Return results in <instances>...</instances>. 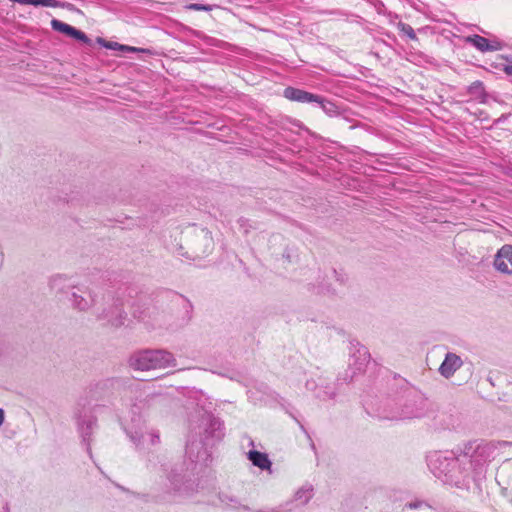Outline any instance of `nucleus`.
<instances>
[{
	"label": "nucleus",
	"instance_id": "36",
	"mask_svg": "<svg viewBox=\"0 0 512 512\" xmlns=\"http://www.w3.org/2000/svg\"><path fill=\"white\" fill-rule=\"evenodd\" d=\"M254 512H282V508H268L266 510H256Z\"/></svg>",
	"mask_w": 512,
	"mask_h": 512
},
{
	"label": "nucleus",
	"instance_id": "27",
	"mask_svg": "<svg viewBox=\"0 0 512 512\" xmlns=\"http://www.w3.org/2000/svg\"><path fill=\"white\" fill-rule=\"evenodd\" d=\"M398 28L400 29L401 32H403L409 39L411 40H417V36H416V33L414 31V29L412 28L411 25L409 24H406V23H403V22H399L398 23Z\"/></svg>",
	"mask_w": 512,
	"mask_h": 512
},
{
	"label": "nucleus",
	"instance_id": "38",
	"mask_svg": "<svg viewBox=\"0 0 512 512\" xmlns=\"http://www.w3.org/2000/svg\"><path fill=\"white\" fill-rule=\"evenodd\" d=\"M499 57L507 61L509 64H512V55H500Z\"/></svg>",
	"mask_w": 512,
	"mask_h": 512
},
{
	"label": "nucleus",
	"instance_id": "25",
	"mask_svg": "<svg viewBox=\"0 0 512 512\" xmlns=\"http://www.w3.org/2000/svg\"><path fill=\"white\" fill-rule=\"evenodd\" d=\"M133 317L137 318L141 321H146L151 317L150 308H145L144 310H140L139 306H135L132 311Z\"/></svg>",
	"mask_w": 512,
	"mask_h": 512
},
{
	"label": "nucleus",
	"instance_id": "12",
	"mask_svg": "<svg viewBox=\"0 0 512 512\" xmlns=\"http://www.w3.org/2000/svg\"><path fill=\"white\" fill-rule=\"evenodd\" d=\"M494 267L503 274H512V245L502 246L495 255Z\"/></svg>",
	"mask_w": 512,
	"mask_h": 512
},
{
	"label": "nucleus",
	"instance_id": "3",
	"mask_svg": "<svg viewBox=\"0 0 512 512\" xmlns=\"http://www.w3.org/2000/svg\"><path fill=\"white\" fill-rule=\"evenodd\" d=\"M507 442H486L484 440L469 441L459 451L467 460L476 477L483 478L486 467L497 454L498 446H504Z\"/></svg>",
	"mask_w": 512,
	"mask_h": 512
},
{
	"label": "nucleus",
	"instance_id": "40",
	"mask_svg": "<svg viewBox=\"0 0 512 512\" xmlns=\"http://www.w3.org/2000/svg\"><path fill=\"white\" fill-rule=\"evenodd\" d=\"M185 302H186L185 307L188 309V312H191L192 311V304L188 300H185Z\"/></svg>",
	"mask_w": 512,
	"mask_h": 512
},
{
	"label": "nucleus",
	"instance_id": "28",
	"mask_svg": "<svg viewBox=\"0 0 512 512\" xmlns=\"http://www.w3.org/2000/svg\"><path fill=\"white\" fill-rule=\"evenodd\" d=\"M75 40H78L80 42H83L85 44H91V39L88 38V36L82 32L81 30H78L76 28H74L73 32L71 33V35L69 36Z\"/></svg>",
	"mask_w": 512,
	"mask_h": 512
},
{
	"label": "nucleus",
	"instance_id": "37",
	"mask_svg": "<svg viewBox=\"0 0 512 512\" xmlns=\"http://www.w3.org/2000/svg\"><path fill=\"white\" fill-rule=\"evenodd\" d=\"M503 65H504V64L496 63V62H492V63L490 64L491 68H493V69H497V70H502Z\"/></svg>",
	"mask_w": 512,
	"mask_h": 512
},
{
	"label": "nucleus",
	"instance_id": "4",
	"mask_svg": "<svg viewBox=\"0 0 512 512\" xmlns=\"http://www.w3.org/2000/svg\"><path fill=\"white\" fill-rule=\"evenodd\" d=\"M129 363L135 370L146 371L175 366L176 360L172 353L158 349L135 352L130 357Z\"/></svg>",
	"mask_w": 512,
	"mask_h": 512
},
{
	"label": "nucleus",
	"instance_id": "33",
	"mask_svg": "<svg viewBox=\"0 0 512 512\" xmlns=\"http://www.w3.org/2000/svg\"><path fill=\"white\" fill-rule=\"evenodd\" d=\"M149 436L152 445H155L160 442V436L158 432L152 431L151 433H149Z\"/></svg>",
	"mask_w": 512,
	"mask_h": 512
},
{
	"label": "nucleus",
	"instance_id": "1",
	"mask_svg": "<svg viewBox=\"0 0 512 512\" xmlns=\"http://www.w3.org/2000/svg\"><path fill=\"white\" fill-rule=\"evenodd\" d=\"M401 381L400 389L381 401L378 408L380 418L398 421L420 418L427 413L428 403L424 395L405 380Z\"/></svg>",
	"mask_w": 512,
	"mask_h": 512
},
{
	"label": "nucleus",
	"instance_id": "21",
	"mask_svg": "<svg viewBox=\"0 0 512 512\" xmlns=\"http://www.w3.org/2000/svg\"><path fill=\"white\" fill-rule=\"evenodd\" d=\"M467 93L477 99L480 103H485L487 100V93L482 81L477 80L467 87Z\"/></svg>",
	"mask_w": 512,
	"mask_h": 512
},
{
	"label": "nucleus",
	"instance_id": "14",
	"mask_svg": "<svg viewBox=\"0 0 512 512\" xmlns=\"http://www.w3.org/2000/svg\"><path fill=\"white\" fill-rule=\"evenodd\" d=\"M461 358L455 353L448 352L444 361L439 367L440 374L446 379L453 376V374L462 366Z\"/></svg>",
	"mask_w": 512,
	"mask_h": 512
},
{
	"label": "nucleus",
	"instance_id": "17",
	"mask_svg": "<svg viewBox=\"0 0 512 512\" xmlns=\"http://www.w3.org/2000/svg\"><path fill=\"white\" fill-rule=\"evenodd\" d=\"M49 286L56 294L68 295L76 288L70 279L56 275L50 279Z\"/></svg>",
	"mask_w": 512,
	"mask_h": 512
},
{
	"label": "nucleus",
	"instance_id": "10",
	"mask_svg": "<svg viewBox=\"0 0 512 512\" xmlns=\"http://www.w3.org/2000/svg\"><path fill=\"white\" fill-rule=\"evenodd\" d=\"M139 403V406L137 404H133L130 421L124 425V430L127 436L137 448L140 447L145 436V420L139 412V410L145 406V403L142 400Z\"/></svg>",
	"mask_w": 512,
	"mask_h": 512
},
{
	"label": "nucleus",
	"instance_id": "5",
	"mask_svg": "<svg viewBox=\"0 0 512 512\" xmlns=\"http://www.w3.org/2000/svg\"><path fill=\"white\" fill-rule=\"evenodd\" d=\"M350 358L348 368L341 374L337 381L341 383H350L358 375L365 371L370 361V353L368 349L361 345L358 341H350Z\"/></svg>",
	"mask_w": 512,
	"mask_h": 512
},
{
	"label": "nucleus",
	"instance_id": "16",
	"mask_svg": "<svg viewBox=\"0 0 512 512\" xmlns=\"http://www.w3.org/2000/svg\"><path fill=\"white\" fill-rule=\"evenodd\" d=\"M84 294L85 292L81 291L78 287L71 292L70 301L74 309L86 311L94 305V299L91 295L89 294L88 297H85Z\"/></svg>",
	"mask_w": 512,
	"mask_h": 512
},
{
	"label": "nucleus",
	"instance_id": "26",
	"mask_svg": "<svg viewBox=\"0 0 512 512\" xmlns=\"http://www.w3.org/2000/svg\"><path fill=\"white\" fill-rule=\"evenodd\" d=\"M26 5L33 6H44V7H58L59 2L57 0H27Z\"/></svg>",
	"mask_w": 512,
	"mask_h": 512
},
{
	"label": "nucleus",
	"instance_id": "18",
	"mask_svg": "<svg viewBox=\"0 0 512 512\" xmlns=\"http://www.w3.org/2000/svg\"><path fill=\"white\" fill-rule=\"evenodd\" d=\"M314 103H316L329 117L342 116L347 119L345 116V110H341L339 106L325 97L318 95V99L314 101Z\"/></svg>",
	"mask_w": 512,
	"mask_h": 512
},
{
	"label": "nucleus",
	"instance_id": "11",
	"mask_svg": "<svg viewBox=\"0 0 512 512\" xmlns=\"http://www.w3.org/2000/svg\"><path fill=\"white\" fill-rule=\"evenodd\" d=\"M211 448L212 447L210 445L205 444V440L203 438L197 440L194 436L189 435L185 452L192 462L207 463L211 458Z\"/></svg>",
	"mask_w": 512,
	"mask_h": 512
},
{
	"label": "nucleus",
	"instance_id": "44",
	"mask_svg": "<svg viewBox=\"0 0 512 512\" xmlns=\"http://www.w3.org/2000/svg\"><path fill=\"white\" fill-rule=\"evenodd\" d=\"M100 385H102V386H107V382H103V383H101Z\"/></svg>",
	"mask_w": 512,
	"mask_h": 512
},
{
	"label": "nucleus",
	"instance_id": "43",
	"mask_svg": "<svg viewBox=\"0 0 512 512\" xmlns=\"http://www.w3.org/2000/svg\"><path fill=\"white\" fill-rule=\"evenodd\" d=\"M249 445H250V446H254V441H253L252 439H250V441H249Z\"/></svg>",
	"mask_w": 512,
	"mask_h": 512
},
{
	"label": "nucleus",
	"instance_id": "32",
	"mask_svg": "<svg viewBox=\"0 0 512 512\" xmlns=\"http://www.w3.org/2000/svg\"><path fill=\"white\" fill-rule=\"evenodd\" d=\"M189 9L196 10V11H210L211 7L209 5L200 4V3H193L188 6Z\"/></svg>",
	"mask_w": 512,
	"mask_h": 512
},
{
	"label": "nucleus",
	"instance_id": "29",
	"mask_svg": "<svg viewBox=\"0 0 512 512\" xmlns=\"http://www.w3.org/2000/svg\"><path fill=\"white\" fill-rule=\"evenodd\" d=\"M334 396H335V393L333 391H327L326 388L325 389L320 388L316 392V397L321 400L332 399Z\"/></svg>",
	"mask_w": 512,
	"mask_h": 512
},
{
	"label": "nucleus",
	"instance_id": "35",
	"mask_svg": "<svg viewBox=\"0 0 512 512\" xmlns=\"http://www.w3.org/2000/svg\"><path fill=\"white\" fill-rule=\"evenodd\" d=\"M306 388L309 389V390H313V389H316V384L313 380H308L305 384Z\"/></svg>",
	"mask_w": 512,
	"mask_h": 512
},
{
	"label": "nucleus",
	"instance_id": "30",
	"mask_svg": "<svg viewBox=\"0 0 512 512\" xmlns=\"http://www.w3.org/2000/svg\"><path fill=\"white\" fill-rule=\"evenodd\" d=\"M333 273L335 275V278H336V281L339 282L340 284H345L348 277L346 275V273L343 271V270H337V269H333Z\"/></svg>",
	"mask_w": 512,
	"mask_h": 512
},
{
	"label": "nucleus",
	"instance_id": "45",
	"mask_svg": "<svg viewBox=\"0 0 512 512\" xmlns=\"http://www.w3.org/2000/svg\"><path fill=\"white\" fill-rule=\"evenodd\" d=\"M325 290L329 292L330 291V287L329 286L326 287Z\"/></svg>",
	"mask_w": 512,
	"mask_h": 512
},
{
	"label": "nucleus",
	"instance_id": "15",
	"mask_svg": "<svg viewBox=\"0 0 512 512\" xmlns=\"http://www.w3.org/2000/svg\"><path fill=\"white\" fill-rule=\"evenodd\" d=\"M283 95L286 99L299 103H314L318 99L317 94L291 86L284 89Z\"/></svg>",
	"mask_w": 512,
	"mask_h": 512
},
{
	"label": "nucleus",
	"instance_id": "34",
	"mask_svg": "<svg viewBox=\"0 0 512 512\" xmlns=\"http://www.w3.org/2000/svg\"><path fill=\"white\" fill-rule=\"evenodd\" d=\"M502 71L508 76H512V64H504Z\"/></svg>",
	"mask_w": 512,
	"mask_h": 512
},
{
	"label": "nucleus",
	"instance_id": "19",
	"mask_svg": "<svg viewBox=\"0 0 512 512\" xmlns=\"http://www.w3.org/2000/svg\"><path fill=\"white\" fill-rule=\"evenodd\" d=\"M247 458L254 466L260 468L261 470H269L272 466V462L268 455L257 450H250L247 453Z\"/></svg>",
	"mask_w": 512,
	"mask_h": 512
},
{
	"label": "nucleus",
	"instance_id": "41",
	"mask_svg": "<svg viewBox=\"0 0 512 512\" xmlns=\"http://www.w3.org/2000/svg\"><path fill=\"white\" fill-rule=\"evenodd\" d=\"M4 421V411L0 408V426L2 425Z\"/></svg>",
	"mask_w": 512,
	"mask_h": 512
},
{
	"label": "nucleus",
	"instance_id": "2",
	"mask_svg": "<svg viewBox=\"0 0 512 512\" xmlns=\"http://www.w3.org/2000/svg\"><path fill=\"white\" fill-rule=\"evenodd\" d=\"M427 464L435 477L459 489L468 490L471 482L480 480L459 450L433 452L427 457Z\"/></svg>",
	"mask_w": 512,
	"mask_h": 512
},
{
	"label": "nucleus",
	"instance_id": "31",
	"mask_svg": "<svg viewBox=\"0 0 512 512\" xmlns=\"http://www.w3.org/2000/svg\"><path fill=\"white\" fill-rule=\"evenodd\" d=\"M238 224L241 228L244 229V233L248 234L252 226L249 223V220L247 218L241 217L238 219Z\"/></svg>",
	"mask_w": 512,
	"mask_h": 512
},
{
	"label": "nucleus",
	"instance_id": "9",
	"mask_svg": "<svg viewBox=\"0 0 512 512\" xmlns=\"http://www.w3.org/2000/svg\"><path fill=\"white\" fill-rule=\"evenodd\" d=\"M201 427L203 428V439L206 445L211 447L221 442L225 437L224 421L213 413L205 411L201 416Z\"/></svg>",
	"mask_w": 512,
	"mask_h": 512
},
{
	"label": "nucleus",
	"instance_id": "42",
	"mask_svg": "<svg viewBox=\"0 0 512 512\" xmlns=\"http://www.w3.org/2000/svg\"><path fill=\"white\" fill-rule=\"evenodd\" d=\"M3 512H10L8 504L3 507Z\"/></svg>",
	"mask_w": 512,
	"mask_h": 512
},
{
	"label": "nucleus",
	"instance_id": "20",
	"mask_svg": "<svg viewBox=\"0 0 512 512\" xmlns=\"http://www.w3.org/2000/svg\"><path fill=\"white\" fill-rule=\"evenodd\" d=\"M97 42L101 46H103V47H105L107 49L122 50V51L125 50V51H130V52H142V53L151 54V51L149 49L126 46V45L119 44L117 42L106 41L105 39H103L101 37L97 38Z\"/></svg>",
	"mask_w": 512,
	"mask_h": 512
},
{
	"label": "nucleus",
	"instance_id": "22",
	"mask_svg": "<svg viewBox=\"0 0 512 512\" xmlns=\"http://www.w3.org/2000/svg\"><path fill=\"white\" fill-rule=\"evenodd\" d=\"M219 501L226 507H231L233 509H242L244 511H251V508L247 505H242L239 500L231 495H228L226 493L220 492L218 494Z\"/></svg>",
	"mask_w": 512,
	"mask_h": 512
},
{
	"label": "nucleus",
	"instance_id": "39",
	"mask_svg": "<svg viewBox=\"0 0 512 512\" xmlns=\"http://www.w3.org/2000/svg\"><path fill=\"white\" fill-rule=\"evenodd\" d=\"M283 257H284L285 259H287L288 261H291V255H290V253H289L288 249H286V250L284 251V253H283Z\"/></svg>",
	"mask_w": 512,
	"mask_h": 512
},
{
	"label": "nucleus",
	"instance_id": "6",
	"mask_svg": "<svg viewBox=\"0 0 512 512\" xmlns=\"http://www.w3.org/2000/svg\"><path fill=\"white\" fill-rule=\"evenodd\" d=\"M168 486L166 492L180 496H192L198 491V483L188 478L184 473L183 465L171 466L165 469Z\"/></svg>",
	"mask_w": 512,
	"mask_h": 512
},
{
	"label": "nucleus",
	"instance_id": "8",
	"mask_svg": "<svg viewBox=\"0 0 512 512\" xmlns=\"http://www.w3.org/2000/svg\"><path fill=\"white\" fill-rule=\"evenodd\" d=\"M86 404V400L78 401L74 414L82 443L86 446V450L91 456L92 433L97 426V418L93 414H85Z\"/></svg>",
	"mask_w": 512,
	"mask_h": 512
},
{
	"label": "nucleus",
	"instance_id": "23",
	"mask_svg": "<svg viewBox=\"0 0 512 512\" xmlns=\"http://www.w3.org/2000/svg\"><path fill=\"white\" fill-rule=\"evenodd\" d=\"M313 494V486L311 484H305L295 492L294 500L299 501L302 505H306L313 497Z\"/></svg>",
	"mask_w": 512,
	"mask_h": 512
},
{
	"label": "nucleus",
	"instance_id": "24",
	"mask_svg": "<svg viewBox=\"0 0 512 512\" xmlns=\"http://www.w3.org/2000/svg\"><path fill=\"white\" fill-rule=\"evenodd\" d=\"M51 27L53 30L60 32L62 34H65L66 36H70L75 28L67 23H64V22L58 20V19H52Z\"/></svg>",
	"mask_w": 512,
	"mask_h": 512
},
{
	"label": "nucleus",
	"instance_id": "7",
	"mask_svg": "<svg viewBox=\"0 0 512 512\" xmlns=\"http://www.w3.org/2000/svg\"><path fill=\"white\" fill-rule=\"evenodd\" d=\"M125 292H128V297L131 298L132 292H135V289L126 287L123 292L118 294V297L109 308H105L96 316L97 320L105 321L106 326L113 328L123 326L127 319V313L124 310Z\"/></svg>",
	"mask_w": 512,
	"mask_h": 512
},
{
	"label": "nucleus",
	"instance_id": "13",
	"mask_svg": "<svg viewBox=\"0 0 512 512\" xmlns=\"http://www.w3.org/2000/svg\"><path fill=\"white\" fill-rule=\"evenodd\" d=\"M466 43L471 44L481 52L498 51L503 48V43L500 41L490 42L487 38L478 34L470 35L465 38Z\"/></svg>",
	"mask_w": 512,
	"mask_h": 512
}]
</instances>
